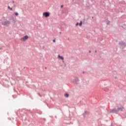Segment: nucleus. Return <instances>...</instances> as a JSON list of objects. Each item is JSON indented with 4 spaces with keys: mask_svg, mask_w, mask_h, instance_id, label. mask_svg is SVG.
Instances as JSON below:
<instances>
[{
    "mask_svg": "<svg viewBox=\"0 0 126 126\" xmlns=\"http://www.w3.org/2000/svg\"><path fill=\"white\" fill-rule=\"evenodd\" d=\"M28 38H29L28 35H25V36L21 38V41L25 42V40H27Z\"/></svg>",
    "mask_w": 126,
    "mask_h": 126,
    "instance_id": "nucleus-1",
    "label": "nucleus"
},
{
    "mask_svg": "<svg viewBox=\"0 0 126 126\" xmlns=\"http://www.w3.org/2000/svg\"><path fill=\"white\" fill-rule=\"evenodd\" d=\"M43 15L45 17H49V16H50V13H49L48 12H44V13H43Z\"/></svg>",
    "mask_w": 126,
    "mask_h": 126,
    "instance_id": "nucleus-2",
    "label": "nucleus"
},
{
    "mask_svg": "<svg viewBox=\"0 0 126 126\" xmlns=\"http://www.w3.org/2000/svg\"><path fill=\"white\" fill-rule=\"evenodd\" d=\"M2 24V25H8V24H10V22L9 21H6L3 22Z\"/></svg>",
    "mask_w": 126,
    "mask_h": 126,
    "instance_id": "nucleus-3",
    "label": "nucleus"
},
{
    "mask_svg": "<svg viewBox=\"0 0 126 126\" xmlns=\"http://www.w3.org/2000/svg\"><path fill=\"white\" fill-rule=\"evenodd\" d=\"M110 113H117L118 112V110L115 109L110 110L109 111Z\"/></svg>",
    "mask_w": 126,
    "mask_h": 126,
    "instance_id": "nucleus-4",
    "label": "nucleus"
},
{
    "mask_svg": "<svg viewBox=\"0 0 126 126\" xmlns=\"http://www.w3.org/2000/svg\"><path fill=\"white\" fill-rule=\"evenodd\" d=\"M58 59H59V60H63V56H61V55L58 56Z\"/></svg>",
    "mask_w": 126,
    "mask_h": 126,
    "instance_id": "nucleus-5",
    "label": "nucleus"
},
{
    "mask_svg": "<svg viewBox=\"0 0 126 126\" xmlns=\"http://www.w3.org/2000/svg\"><path fill=\"white\" fill-rule=\"evenodd\" d=\"M64 97H65L66 98H68V96H69V95L68 94L66 93V94H64Z\"/></svg>",
    "mask_w": 126,
    "mask_h": 126,
    "instance_id": "nucleus-6",
    "label": "nucleus"
},
{
    "mask_svg": "<svg viewBox=\"0 0 126 126\" xmlns=\"http://www.w3.org/2000/svg\"><path fill=\"white\" fill-rule=\"evenodd\" d=\"M118 111H123V107L118 108Z\"/></svg>",
    "mask_w": 126,
    "mask_h": 126,
    "instance_id": "nucleus-7",
    "label": "nucleus"
},
{
    "mask_svg": "<svg viewBox=\"0 0 126 126\" xmlns=\"http://www.w3.org/2000/svg\"><path fill=\"white\" fill-rule=\"evenodd\" d=\"M8 9H10V10H12V8H11L10 6H8Z\"/></svg>",
    "mask_w": 126,
    "mask_h": 126,
    "instance_id": "nucleus-8",
    "label": "nucleus"
},
{
    "mask_svg": "<svg viewBox=\"0 0 126 126\" xmlns=\"http://www.w3.org/2000/svg\"><path fill=\"white\" fill-rule=\"evenodd\" d=\"M81 25H82V21H81L79 24V26H81Z\"/></svg>",
    "mask_w": 126,
    "mask_h": 126,
    "instance_id": "nucleus-9",
    "label": "nucleus"
},
{
    "mask_svg": "<svg viewBox=\"0 0 126 126\" xmlns=\"http://www.w3.org/2000/svg\"><path fill=\"white\" fill-rule=\"evenodd\" d=\"M15 15H16V16H17V15H18V13L15 12Z\"/></svg>",
    "mask_w": 126,
    "mask_h": 126,
    "instance_id": "nucleus-10",
    "label": "nucleus"
},
{
    "mask_svg": "<svg viewBox=\"0 0 126 126\" xmlns=\"http://www.w3.org/2000/svg\"><path fill=\"white\" fill-rule=\"evenodd\" d=\"M53 41L54 43H56V39H54V40H53Z\"/></svg>",
    "mask_w": 126,
    "mask_h": 126,
    "instance_id": "nucleus-11",
    "label": "nucleus"
},
{
    "mask_svg": "<svg viewBox=\"0 0 126 126\" xmlns=\"http://www.w3.org/2000/svg\"><path fill=\"white\" fill-rule=\"evenodd\" d=\"M78 24H79L78 23H77L76 24V26H77V25H78Z\"/></svg>",
    "mask_w": 126,
    "mask_h": 126,
    "instance_id": "nucleus-12",
    "label": "nucleus"
},
{
    "mask_svg": "<svg viewBox=\"0 0 126 126\" xmlns=\"http://www.w3.org/2000/svg\"><path fill=\"white\" fill-rule=\"evenodd\" d=\"M63 5H61V8H63Z\"/></svg>",
    "mask_w": 126,
    "mask_h": 126,
    "instance_id": "nucleus-13",
    "label": "nucleus"
},
{
    "mask_svg": "<svg viewBox=\"0 0 126 126\" xmlns=\"http://www.w3.org/2000/svg\"><path fill=\"white\" fill-rule=\"evenodd\" d=\"M89 53H91V51H89Z\"/></svg>",
    "mask_w": 126,
    "mask_h": 126,
    "instance_id": "nucleus-14",
    "label": "nucleus"
},
{
    "mask_svg": "<svg viewBox=\"0 0 126 126\" xmlns=\"http://www.w3.org/2000/svg\"><path fill=\"white\" fill-rule=\"evenodd\" d=\"M124 45H125V43H124Z\"/></svg>",
    "mask_w": 126,
    "mask_h": 126,
    "instance_id": "nucleus-15",
    "label": "nucleus"
}]
</instances>
